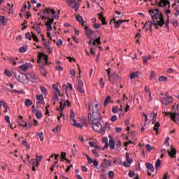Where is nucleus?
<instances>
[{
  "label": "nucleus",
  "mask_w": 179,
  "mask_h": 179,
  "mask_svg": "<svg viewBox=\"0 0 179 179\" xmlns=\"http://www.w3.org/2000/svg\"><path fill=\"white\" fill-rule=\"evenodd\" d=\"M148 13L151 16V19L153 22H157L158 23V26L159 27H163L164 25V18L163 17V14L159 8H156L155 10L150 9L148 10Z\"/></svg>",
  "instance_id": "1"
},
{
  "label": "nucleus",
  "mask_w": 179,
  "mask_h": 179,
  "mask_svg": "<svg viewBox=\"0 0 179 179\" xmlns=\"http://www.w3.org/2000/svg\"><path fill=\"white\" fill-rule=\"evenodd\" d=\"M89 124H92L93 130L95 132H100L102 134V135H104L106 134V129H107L106 127H103V125L101 124V117H99V119L95 118H90L88 119Z\"/></svg>",
  "instance_id": "2"
},
{
  "label": "nucleus",
  "mask_w": 179,
  "mask_h": 179,
  "mask_svg": "<svg viewBox=\"0 0 179 179\" xmlns=\"http://www.w3.org/2000/svg\"><path fill=\"white\" fill-rule=\"evenodd\" d=\"M100 108L101 104L99 102L95 104L89 105L90 114H88V120H90V118H95V120H99V118H101L100 114L99 113Z\"/></svg>",
  "instance_id": "3"
},
{
  "label": "nucleus",
  "mask_w": 179,
  "mask_h": 179,
  "mask_svg": "<svg viewBox=\"0 0 179 179\" xmlns=\"http://www.w3.org/2000/svg\"><path fill=\"white\" fill-rule=\"evenodd\" d=\"M60 12H61V10H59L57 11V13H56L55 10L53 9L46 8V9L41 10L38 13V15H45V16H49L50 17V19H51V17H53V19H59Z\"/></svg>",
  "instance_id": "4"
},
{
  "label": "nucleus",
  "mask_w": 179,
  "mask_h": 179,
  "mask_svg": "<svg viewBox=\"0 0 179 179\" xmlns=\"http://www.w3.org/2000/svg\"><path fill=\"white\" fill-rule=\"evenodd\" d=\"M38 16H41L42 20H48V22L45 24V26H46L48 31H51V30H52V23H54V18H51L50 16L45 15V14L38 15Z\"/></svg>",
  "instance_id": "5"
},
{
  "label": "nucleus",
  "mask_w": 179,
  "mask_h": 179,
  "mask_svg": "<svg viewBox=\"0 0 179 179\" xmlns=\"http://www.w3.org/2000/svg\"><path fill=\"white\" fill-rule=\"evenodd\" d=\"M15 78L20 83H29V76L20 71L15 73Z\"/></svg>",
  "instance_id": "6"
},
{
  "label": "nucleus",
  "mask_w": 179,
  "mask_h": 179,
  "mask_svg": "<svg viewBox=\"0 0 179 179\" xmlns=\"http://www.w3.org/2000/svg\"><path fill=\"white\" fill-rule=\"evenodd\" d=\"M164 114L166 116L170 115L171 120L172 121H174L176 124H179V109L178 108H176L174 113L165 112Z\"/></svg>",
  "instance_id": "7"
},
{
  "label": "nucleus",
  "mask_w": 179,
  "mask_h": 179,
  "mask_svg": "<svg viewBox=\"0 0 179 179\" xmlns=\"http://www.w3.org/2000/svg\"><path fill=\"white\" fill-rule=\"evenodd\" d=\"M68 3L70 8H72V9H75L76 12L79 10V7L80 6L79 0H69Z\"/></svg>",
  "instance_id": "8"
},
{
  "label": "nucleus",
  "mask_w": 179,
  "mask_h": 179,
  "mask_svg": "<svg viewBox=\"0 0 179 179\" xmlns=\"http://www.w3.org/2000/svg\"><path fill=\"white\" fill-rule=\"evenodd\" d=\"M173 101V97L170 96L169 92H165V97L161 99V103L165 106H169Z\"/></svg>",
  "instance_id": "9"
},
{
  "label": "nucleus",
  "mask_w": 179,
  "mask_h": 179,
  "mask_svg": "<svg viewBox=\"0 0 179 179\" xmlns=\"http://www.w3.org/2000/svg\"><path fill=\"white\" fill-rule=\"evenodd\" d=\"M157 117V113H154L152 124H155L153 130L156 131V134L157 135L159 134V127H160V122H156V117Z\"/></svg>",
  "instance_id": "10"
},
{
  "label": "nucleus",
  "mask_w": 179,
  "mask_h": 179,
  "mask_svg": "<svg viewBox=\"0 0 179 179\" xmlns=\"http://www.w3.org/2000/svg\"><path fill=\"white\" fill-rule=\"evenodd\" d=\"M111 22H114L115 29H120V27H121V24H122V23H125V20H119L117 21L115 18H113V20H111L110 24H111Z\"/></svg>",
  "instance_id": "11"
},
{
  "label": "nucleus",
  "mask_w": 179,
  "mask_h": 179,
  "mask_svg": "<svg viewBox=\"0 0 179 179\" xmlns=\"http://www.w3.org/2000/svg\"><path fill=\"white\" fill-rule=\"evenodd\" d=\"M43 57L44 61H45V64H48V55H46L43 52H39L38 55V64H40V61H41Z\"/></svg>",
  "instance_id": "12"
},
{
  "label": "nucleus",
  "mask_w": 179,
  "mask_h": 179,
  "mask_svg": "<svg viewBox=\"0 0 179 179\" xmlns=\"http://www.w3.org/2000/svg\"><path fill=\"white\" fill-rule=\"evenodd\" d=\"M83 87V81L82 80L78 79V86H77V90L81 93V94H85V90L82 89Z\"/></svg>",
  "instance_id": "13"
},
{
  "label": "nucleus",
  "mask_w": 179,
  "mask_h": 179,
  "mask_svg": "<svg viewBox=\"0 0 179 179\" xmlns=\"http://www.w3.org/2000/svg\"><path fill=\"white\" fill-rule=\"evenodd\" d=\"M113 85L114 83H117V82H121V77L118 75L114 74L112 76V78L110 77V80H109Z\"/></svg>",
  "instance_id": "14"
},
{
  "label": "nucleus",
  "mask_w": 179,
  "mask_h": 179,
  "mask_svg": "<svg viewBox=\"0 0 179 179\" xmlns=\"http://www.w3.org/2000/svg\"><path fill=\"white\" fill-rule=\"evenodd\" d=\"M168 155L173 159V157H176V155H177V150L173 145L171 147V151L167 150Z\"/></svg>",
  "instance_id": "15"
},
{
  "label": "nucleus",
  "mask_w": 179,
  "mask_h": 179,
  "mask_svg": "<svg viewBox=\"0 0 179 179\" xmlns=\"http://www.w3.org/2000/svg\"><path fill=\"white\" fill-rule=\"evenodd\" d=\"M85 34L86 36H87V37H92V34H94V33H96V31L93 29H90L87 26L85 27Z\"/></svg>",
  "instance_id": "16"
},
{
  "label": "nucleus",
  "mask_w": 179,
  "mask_h": 179,
  "mask_svg": "<svg viewBox=\"0 0 179 179\" xmlns=\"http://www.w3.org/2000/svg\"><path fill=\"white\" fill-rule=\"evenodd\" d=\"M17 122L20 127H27V122L23 120V116L20 115L19 118L17 119Z\"/></svg>",
  "instance_id": "17"
},
{
  "label": "nucleus",
  "mask_w": 179,
  "mask_h": 179,
  "mask_svg": "<svg viewBox=\"0 0 179 179\" xmlns=\"http://www.w3.org/2000/svg\"><path fill=\"white\" fill-rule=\"evenodd\" d=\"M167 5H170V1L169 0H160V1L158 3V6L160 8L167 6Z\"/></svg>",
  "instance_id": "18"
},
{
  "label": "nucleus",
  "mask_w": 179,
  "mask_h": 179,
  "mask_svg": "<svg viewBox=\"0 0 179 179\" xmlns=\"http://www.w3.org/2000/svg\"><path fill=\"white\" fill-rule=\"evenodd\" d=\"M99 19L101 20L102 24L106 26L107 24V22H106V17L103 15V12L99 14Z\"/></svg>",
  "instance_id": "19"
},
{
  "label": "nucleus",
  "mask_w": 179,
  "mask_h": 179,
  "mask_svg": "<svg viewBox=\"0 0 179 179\" xmlns=\"http://www.w3.org/2000/svg\"><path fill=\"white\" fill-rule=\"evenodd\" d=\"M100 169H101L99 170V176L102 178H104V177H106V176H107V173L106 172V168L100 167Z\"/></svg>",
  "instance_id": "20"
},
{
  "label": "nucleus",
  "mask_w": 179,
  "mask_h": 179,
  "mask_svg": "<svg viewBox=\"0 0 179 179\" xmlns=\"http://www.w3.org/2000/svg\"><path fill=\"white\" fill-rule=\"evenodd\" d=\"M111 164H112L111 160H108L107 162H105V163L102 162L101 164L100 167H103L105 169H107V167H110Z\"/></svg>",
  "instance_id": "21"
},
{
  "label": "nucleus",
  "mask_w": 179,
  "mask_h": 179,
  "mask_svg": "<svg viewBox=\"0 0 179 179\" xmlns=\"http://www.w3.org/2000/svg\"><path fill=\"white\" fill-rule=\"evenodd\" d=\"M27 76H28V80H29V78H30L31 80H36L37 79V76H36V73H28L27 74Z\"/></svg>",
  "instance_id": "22"
},
{
  "label": "nucleus",
  "mask_w": 179,
  "mask_h": 179,
  "mask_svg": "<svg viewBox=\"0 0 179 179\" xmlns=\"http://www.w3.org/2000/svg\"><path fill=\"white\" fill-rule=\"evenodd\" d=\"M145 167L147 168L148 170H149V171H152V173L155 171V167L153 166V164L150 163H145Z\"/></svg>",
  "instance_id": "23"
},
{
  "label": "nucleus",
  "mask_w": 179,
  "mask_h": 179,
  "mask_svg": "<svg viewBox=\"0 0 179 179\" xmlns=\"http://www.w3.org/2000/svg\"><path fill=\"white\" fill-rule=\"evenodd\" d=\"M36 159H31L32 164L34 165V163H36V162L38 163H40V162H41V159H43V155H40V156L36 155Z\"/></svg>",
  "instance_id": "24"
},
{
  "label": "nucleus",
  "mask_w": 179,
  "mask_h": 179,
  "mask_svg": "<svg viewBox=\"0 0 179 179\" xmlns=\"http://www.w3.org/2000/svg\"><path fill=\"white\" fill-rule=\"evenodd\" d=\"M19 69L22 71V72H27V69H29V66L27 64H22L19 66Z\"/></svg>",
  "instance_id": "25"
},
{
  "label": "nucleus",
  "mask_w": 179,
  "mask_h": 179,
  "mask_svg": "<svg viewBox=\"0 0 179 179\" xmlns=\"http://www.w3.org/2000/svg\"><path fill=\"white\" fill-rule=\"evenodd\" d=\"M109 148L110 149H115V141H114V140L110 139L109 141Z\"/></svg>",
  "instance_id": "26"
},
{
  "label": "nucleus",
  "mask_w": 179,
  "mask_h": 179,
  "mask_svg": "<svg viewBox=\"0 0 179 179\" xmlns=\"http://www.w3.org/2000/svg\"><path fill=\"white\" fill-rule=\"evenodd\" d=\"M45 50L48 52V54H51L52 52V48L50 47V44L45 45Z\"/></svg>",
  "instance_id": "27"
},
{
  "label": "nucleus",
  "mask_w": 179,
  "mask_h": 179,
  "mask_svg": "<svg viewBox=\"0 0 179 179\" xmlns=\"http://www.w3.org/2000/svg\"><path fill=\"white\" fill-rule=\"evenodd\" d=\"M36 117L38 120H41V118H43V112H41V110H37L36 112Z\"/></svg>",
  "instance_id": "28"
},
{
  "label": "nucleus",
  "mask_w": 179,
  "mask_h": 179,
  "mask_svg": "<svg viewBox=\"0 0 179 179\" xmlns=\"http://www.w3.org/2000/svg\"><path fill=\"white\" fill-rule=\"evenodd\" d=\"M148 24H149V30H152V27H153V21H147L145 24L143 26V29H145Z\"/></svg>",
  "instance_id": "29"
},
{
  "label": "nucleus",
  "mask_w": 179,
  "mask_h": 179,
  "mask_svg": "<svg viewBox=\"0 0 179 179\" xmlns=\"http://www.w3.org/2000/svg\"><path fill=\"white\" fill-rule=\"evenodd\" d=\"M26 107H30L33 104V101L29 99H26L24 101Z\"/></svg>",
  "instance_id": "30"
},
{
  "label": "nucleus",
  "mask_w": 179,
  "mask_h": 179,
  "mask_svg": "<svg viewBox=\"0 0 179 179\" xmlns=\"http://www.w3.org/2000/svg\"><path fill=\"white\" fill-rule=\"evenodd\" d=\"M122 146V144L121 143V141L120 140L116 141V150H121Z\"/></svg>",
  "instance_id": "31"
},
{
  "label": "nucleus",
  "mask_w": 179,
  "mask_h": 179,
  "mask_svg": "<svg viewBox=\"0 0 179 179\" xmlns=\"http://www.w3.org/2000/svg\"><path fill=\"white\" fill-rule=\"evenodd\" d=\"M40 87H41L42 94H43V96H47V94H48V91L46 90V88L43 86H41Z\"/></svg>",
  "instance_id": "32"
},
{
  "label": "nucleus",
  "mask_w": 179,
  "mask_h": 179,
  "mask_svg": "<svg viewBox=\"0 0 179 179\" xmlns=\"http://www.w3.org/2000/svg\"><path fill=\"white\" fill-rule=\"evenodd\" d=\"M73 126L76 128H80L81 129L83 128V125L80 124V123L76 122V120L73 119Z\"/></svg>",
  "instance_id": "33"
},
{
  "label": "nucleus",
  "mask_w": 179,
  "mask_h": 179,
  "mask_svg": "<svg viewBox=\"0 0 179 179\" xmlns=\"http://www.w3.org/2000/svg\"><path fill=\"white\" fill-rule=\"evenodd\" d=\"M76 19L77 20V22H79V23H83V17H82L80 15H78L76 17Z\"/></svg>",
  "instance_id": "34"
},
{
  "label": "nucleus",
  "mask_w": 179,
  "mask_h": 179,
  "mask_svg": "<svg viewBox=\"0 0 179 179\" xmlns=\"http://www.w3.org/2000/svg\"><path fill=\"white\" fill-rule=\"evenodd\" d=\"M61 158L63 160H66V162H68V163H70L69 160H68V159H66V152H62Z\"/></svg>",
  "instance_id": "35"
},
{
  "label": "nucleus",
  "mask_w": 179,
  "mask_h": 179,
  "mask_svg": "<svg viewBox=\"0 0 179 179\" xmlns=\"http://www.w3.org/2000/svg\"><path fill=\"white\" fill-rule=\"evenodd\" d=\"M32 29L36 30L38 33V34L41 33V28L40 27H37V25L34 24V26L32 27Z\"/></svg>",
  "instance_id": "36"
},
{
  "label": "nucleus",
  "mask_w": 179,
  "mask_h": 179,
  "mask_svg": "<svg viewBox=\"0 0 179 179\" xmlns=\"http://www.w3.org/2000/svg\"><path fill=\"white\" fill-rule=\"evenodd\" d=\"M108 176L110 179H114V178L115 177V175L114 174V171H110L108 173Z\"/></svg>",
  "instance_id": "37"
},
{
  "label": "nucleus",
  "mask_w": 179,
  "mask_h": 179,
  "mask_svg": "<svg viewBox=\"0 0 179 179\" xmlns=\"http://www.w3.org/2000/svg\"><path fill=\"white\" fill-rule=\"evenodd\" d=\"M171 24H173V26H174V27H178V20H177V19H173L171 21Z\"/></svg>",
  "instance_id": "38"
},
{
  "label": "nucleus",
  "mask_w": 179,
  "mask_h": 179,
  "mask_svg": "<svg viewBox=\"0 0 179 179\" xmlns=\"http://www.w3.org/2000/svg\"><path fill=\"white\" fill-rule=\"evenodd\" d=\"M8 59L10 60V62H11V64H13V65H17V63L16 62V59H15V57H8Z\"/></svg>",
  "instance_id": "39"
},
{
  "label": "nucleus",
  "mask_w": 179,
  "mask_h": 179,
  "mask_svg": "<svg viewBox=\"0 0 179 179\" xmlns=\"http://www.w3.org/2000/svg\"><path fill=\"white\" fill-rule=\"evenodd\" d=\"M145 148L148 152H152V150H155V147L150 145V144H147Z\"/></svg>",
  "instance_id": "40"
},
{
  "label": "nucleus",
  "mask_w": 179,
  "mask_h": 179,
  "mask_svg": "<svg viewBox=\"0 0 179 179\" xmlns=\"http://www.w3.org/2000/svg\"><path fill=\"white\" fill-rule=\"evenodd\" d=\"M31 34L32 36V38H33L34 41H35L36 43H38V41H39L38 38L37 37V36L36 34H34V32H31Z\"/></svg>",
  "instance_id": "41"
},
{
  "label": "nucleus",
  "mask_w": 179,
  "mask_h": 179,
  "mask_svg": "<svg viewBox=\"0 0 179 179\" xmlns=\"http://www.w3.org/2000/svg\"><path fill=\"white\" fill-rule=\"evenodd\" d=\"M52 131L53 132H55V134H58L59 131H61V126L57 125L55 128L52 129Z\"/></svg>",
  "instance_id": "42"
},
{
  "label": "nucleus",
  "mask_w": 179,
  "mask_h": 179,
  "mask_svg": "<svg viewBox=\"0 0 179 179\" xmlns=\"http://www.w3.org/2000/svg\"><path fill=\"white\" fill-rule=\"evenodd\" d=\"M110 100H111V96H108L104 101V107H106L107 104L110 103Z\"/></svg>",
  "instance_id": "43"
},
{
  "label": "nucleus",
  "mask_w": 179,
  "mask_h": 179,
  "mask_svg": "<svg viewBox=\"0 0 179 179\" xmlns=\"http://www.w3.org/2000/svg\"><path fill=\"white\" fill-rule=\"evenodd\" d=\"M19 51L21 53L26 52L27 51V46L25 45L20 48Z\"/></svg>",
  "instance_id": "44"
},
{
  "label": "nucleus",
  "mask_w": 179,
  "mask_h": 179,
  "mask_svg": "<svg viewBox=\"0 0 179 179\" xmlns=\"http://www.w3.org/2000/svg\"><path fill=\"white\" fill-rule=\"evenodd\" d=\"M126 160L127 163H132L134 160L132 159H129V153L126 152Z\"/></svg>",
  "instance_id": "45"
},
{
  "label": "nucleus",
  "mask_w": 179,
  "mask_h": 179,
  "mask_svg": "<svg viewBox=\"0 0 179 179\" xmlns=\"http://www.w3.org/2000/svg\"><path fill=\"white\" fill-rule=\"evenodd\" d=\"M160 164H162V161L157 159L155 162V170H158L159 167H160Z\"/></svg>",
  "instance_id": "46"
},
{
  "label": "nucleus",
  "mask_w": 179,
  "mask_h": 179,
  "mask_svg": "<svg viewBox=\"0 0 179 179\" xmlns=\"http://www.w3.org/2000/svg\"><path fill=\"white\" fill-rule=\"evenodd\" d=\"M4 74L6 76H8V78H10L12 76V72L6 69L4 71Z\"/></svg>",
  "instance_id": "47"
},
{
  "label": "nucleus",
  "mask_w": 179,
  "mask_h": 179,
  "mask_svg": "<svg viewBox=\"0 0 179 179\" xmlns=\"http://www.w3.org/2000/svg\"><path fill=\"white\" fill-rule=\"evenodd\" d=\"M38 136H39V139L40 141H41V142H43L44 141V134H43V132H39L37 134Z\"/></svg>",
  "instance_id": "48"
},
{
  "label": "nucleus",
  "mask_w": 179,
  "mask_h": 179,
  "mask_svg": "<svg viewBox=\"0 0 179 179\" xmlns=\"http://www.w3.org/2000/svg\"><path fill=\"white\" fill-rule=\"evenodd\" d=\"M135 78H139V76H138V73H132L130 75V79H131V80L135 79Z\"/></svg>",
  "instance_id": "49"
},
{
  "label": "nucleus",
  "mask_w": 179,
  "mask_h": 179,
  "mask_svg": "<svg viewBox=\"0 0 179 179\" xmlns=\"http://www.w3.org/2000/svg\"><path fill=\"white\" fill-rule=\"evenodd\" d=\"M40 72L42 76H45H45H47V74L45 73V69H44V67L40 69Z\"/></svg>",
  "instance_id": "50"
},
{
  "label": "nucleus",
  "mask_w": 179,
  "mask_h": 179,
  "mask_svg": "<svg viewBox=\"0 0 179 179\" xmlns=\"http://www.w3.org/2000/svg\"><path fill=\"white\" fill-rule=\"evenodd\" d=\"M106 73L108 76L109 80H111V69L108 68V69H106Z\"/></svg>",
  "instance_id": "51"
},
{
  "label": "nucleus",
  "mask_w": 179,
  "mask_h": 179,
  "mask_svg": "<svg viewBox=\"0 0 179 179\" xmlns=\"http://www.w3.org/2000/svg\"><path fill=\"white\" fill-rule=\"evenodd\" d=\"M118 106H113V108H112V113H113V114H117V113H118Z\"/></svg>",
  "instance_id": "52"
},
{
  "label": "nucleus",
  "mask_w": 179,
  "mask_h": 179,
  "mask_svg": "<svg viewBox=\"0 0 179 179\" xmlns=\"http://www.w3.org/2000/svg\"><path fill=\"white\" fill-rule=\"evenodd\" d=\"M36 100H39V101H43L44 96H43V94L36 95Z\"/></svg>",
  "instance_id": "53"
},
{
  "label": "nucleus",
  "mask_w": 179,
  "mask_h": 179,
  "mask_svg": "<svg viewBox=\"0 0 179 179\" xmlns=\"http://www.w3.org/2000/svg\"><path fill=\"white\" fill-rule=\"evenodd\" d=\"M158 80L159 82H166V80H167V77L162 76L159 77Z\"/></svg>",
  "instance_id": "54"
},
{
  "label": "nucleus",
  "mask_w": 179,
  "mask_h": 179,
  "mask_svg": "<svg viewBox=\"0 0 179 179\" xmlns=\"http://www.w3.org/2000/svg\"><path fill=\"white\" fill-rule=\"evenodd\" d=\"M61 102L59 103L60 104V111L61 113H62L64 111V109L65 108V105L64 103H62V101H64L62 99H61Z\"/></svg>",
  "instance_id": "55"
},
{
  "label": "nucleus",
  "mask_w": 179,
  "mask_h": 179,
  "mask_svg": "<svg viewBox=\"0 0 179 179\" xmlns=\"http://www.w3.org/2000/svg\"><path fill=\"white\" fill-rule=\"evenodd\" d=\"M169 141H170V137H166L164 141V145L165 146H170V143L169 142Z\"/></svg>",
  "instance_id": "56"
},
{
  "label": "nucleus",
  "mask_w": 179,
  "mask_h": 179,
  "mask_svg": "<svg viewBox=\"0 0 179 179\" xmlns=\"http://www.w3.org/2000/svg\"><path fill=\"white\" fill-rule=\"evenodd\" d=\"M25 38H27V40H29V41L31 40V34H30V32H27L25 34Z\"/></svg>",
  "instance_id": "57"
},
{
  "label": "nucleus",
  "mask_w": 179,
  "mask_h": 179,
  "mask_svg": "<svg viewBox=\"0 0 179 179\" xmlns=\"http://www.w3.org/2000/svg\"><path fill=\"white\" fill-rule=\"evenodd\" d=\"M129 177L132 178V177H135V171H129L128 173Z\"/></svg>",
  "instance_id": "58"
},
{
  "label": "nucleus",
  "mask_w": 179,
  "mask_h": 179,
  "mask_svg": "<svg viewBox=\"0 0 179 179\" xmlns=\"http://www.w3.org/2000/svg\"><path fill=\"white\" fill-rule=\"evenodd\" d=\"M95 43H96L97 45H101V41L100 36L96 38Z\"/></svg>",
  "instance_id": "59"
},
{
  "label": "nucleus",
  "mask_w": 179,
  "mask_h": 179,
  "mask_svg": "<svg viewBox=\"0 0 179 179\" xmlns=\"http://www.w3.org/2000/svg\"><path fill=\"white\" fill-rule=\"evenodd\" d=\"M92 152L93 153V155H94L95 157H99L100 155H99V153L97 152L96 150H92Z\"/></svg>",
  "instance_id": "60"
},
{
  "label": "nucleus",
  "mask_w": 179,
  "mask_h": 179,
  "mask_svg": "<svg viewBox=\"0 0 179 179\" xmlns=\"http://www.w3.org/2000/svg\"><path fill=\"white\" fill-rule=\"evenodd\" d=\"M64 41H62L61 39H59L57 42H56V45L57 47H61Z\"/></svg>",
  "instance_id": "61"
},
{
  "label": "nucleus",
  "mask_w": 179,
  "mask_h": 179,
  "mask_svg": "<svg viewBox=\"0 0 179 179\" xmlns=\"http://www.w3.org/2000/svg\"><path fill=\"white\" fill-rule=\"evenodd\" d=\"M70 118L73 120V121L75 120V113H73V110H71Z\"/></svg>",
  "instance_id": "62"
},
{
  "label": "nucleus",
  "mask_w": 179,
  "mask_h": 179,
  "mask_svg": "<svg viewBox=\"0 0 179 179\" xmlns=\"http://www.w3.org/2000/svg\"><path fill=\"white\" fill-rule=\"evenodd\" d=\"M0 23L5 24V16L3 15L0 16Z\"/></svg>",
  "instance_id": "63"
},
{
  "label": "nucleus",
  "mask_w": 179,
  "mask_h": 179,
  "mask_svg": "<svg viewBox=\"0 0 179 179\" xmlns=\"http://www.w3.org/2000/svg\"><path fill=\"white\" fill-rule=\"evenodd\" d=\"M99 83L101 85V89H104V83H103V78L99 79Z\"/></svg>",
  "instance_id": "64"
}]
</instances>
